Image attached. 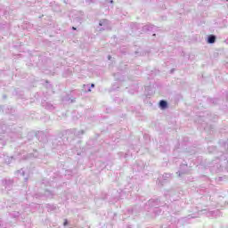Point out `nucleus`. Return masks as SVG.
<instances>
[{
  "mask_svg": "<svg viewBox=\"0 0 228 228\" xmlns=\"http://www.w3.org/2000/svg\"><path fill=\"white\" fill-rule=\"evenodd\" d=\"M159 106H160V108H162V110H165V109L168 106V103H167L166 101L161 100V101L159 102Z\"/></svg>",
  "mask_w": 228,
  "mask_h": 228,
  "instance_id": "nucleus-1",
  "label": "nucleus"
},
{
  "mask_svg": "<svg viewBox=\"0 0 228 228\" xmlns=\"http://www.w3.org/2000/svg\"><path fill=\"white\" fill-rule=\"evenodd\" d=\"M216 41V37L215 36H210L208 37V44H215Z\"/></svg>",
  "mask_w": 228,
  "mask_h": 228,
  "instance_id": "nucleus-2",
  "label": "nucleus"
},
{
  "mask_svg": "<svg viewBox=\"0 0 228 228\" xmlns=\"http://www.w3.org/2000/svg\"><path fill=\"white\" fill-rule=\"evenodd\" d=\"M91 86H92V88H94L95 86V85L92 84Z\"/></svg>",
  "mask_w": 228,
  "mask_h": 228,
  "instance_id": "nucleus-3",
  "label": "nucleus"
},
{
  "mask_svg": "<svg viewBox=\"0 0 228 228\" xmlns=\"http://www.w3.org/2000/svg\"><path fill=\"white\" fill-rule=\"evenodd\" d=\"M64 225H67V220L64 222Z\"/></svg>",
  "mask_w": 228,
  "mask_h": 228,
  "instance_id": "nucleus-4",
  "label": "nucleus"
},
{
  "mask_svg": "<svg viewBox=\"0 0 228 228\" xmlns=\"http://www.w3.org/2000/svg\"><path fill=\"white\" fill-rule=\"evenodd\" d=\"M72 29H74V31H76V28L75 27H73Z\"/></svg>",
  "mask_w": 228,
  "mask_h": 228,
  "instance_id": "nucleus-5",
  "label": "nucleus"
}]
</instances>
